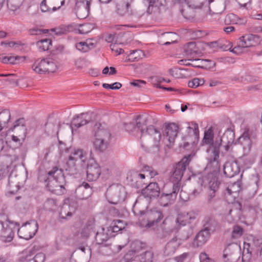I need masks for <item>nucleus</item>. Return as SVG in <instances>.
<instances>
[{
    "label": "nucleus",
    "mask_w": 262,
    "mask_h": 262,
    "mask_svg": "<svg viewBox=\"0 0 262 262\" xmlns=\"http://www.w3.org/2000/svg\"><path fill=\"white\" fill-rule=\"evenodd\" d=\"M150 116L147 114H142L136 117L135 123L138 133L141 134L140 144L141 147L148 149L154 153H158L160 149V140L161 134L160 132L154 125L146 126Z\"/></svg>",
    "instance_id": "1"
},
{
    "label": "nucleus",
    "mask_w": 262,
    "mask_h": 262,
    "mask_svg": "<svg viewBox=\"0 0 262 262\" xmlns=\"http://www.w3.org/2000/svg\"><path fill=\"white\" fill-rule=\"evenodd\" d=\"M228 135L230 136V139L227 140V143L229 144L233 141L234 133L229 128L224 133L219 141H215V142H213V134L211 129H209L204 133L202 142L205 144L210 145L209 150L211 151V157L213 158L210 163L215 167L214 171L220 170V166L219 158L221 142L224 141L226 138H227Z\"/></svg>",
    "instance_id": "2"
},
{
    "label": "nucleus",
    "mask_w": 262,
    "mask_h": 262,
    "mask_svg": "<svg viewBox=\"0 0 262 262\" xmlns=\"http://www.w3.org/2000/svg\"><path fill=\"white\" fill-rule=\"evenodd\" d=\"M48 177L45 180L47 182L46 186L49 191L57 194H64L66 190L64 186L66 184L63 170L57 166L53 167L47 173Z\"/></svg>",
    "instance_id": "3"
},
{
    "label": "nucleus",
    "mask_w": 262,
    "mask_h": 262,
    "mask_svg": "<svg viewBox=\"0 0 262 262\" xmlns=\"http://www.w3.org/2000/svg\"><path fill=\"white\" fill-rule=\"evenodd\" d=\"M86 154L81 149H74L68 158L65 167L68 174L76 178L80 175L86 160Z\"/></svg>",
    "instance_id": "4"
},
{
    "label": "nucleus",
    "mask_w": 262,
    "mask_h": 262,
    "mask_svg": "<svg viewBox=\"0 0 262 262\" xmlns=\"http://www.w3.org/2000/svg\"><path fill=\"white\" fill-rule=\"evenodd\" d=\"M139 223L140 226L147 229L154 227L163 219V214L161 211H140Z\"/></svg>",
    "instance_id": "5"
},
{
    "label": "nucleus",
    "mask_w": 262,
    "mask_h": 262,
    "mask_svg": "<svg viewBox=\"0 0 262 262\" xmlns=\"http://www.w3.org/2000/svg\"><path fill=\"white\" fill-rule=\"evenodd\" d=\"M211 174L203 176L200 178L198 183L201 186H206L209 185V191L207 196V202L210 207H214L219 201L217 197L215 195L216 191L218 190L219 183L215 180V179H212L209 180Z\"/></svg>",
    "instance_id": "6"
},
{
    "label": "nucleus",
    "mask_w": 262,
    "mask_h": 262,
    "mask_svg": "<svg viewBox=\"0 0 262 262\" xmlns=\"http://www.w3.org/2000/svg\"><path fill=\"white\" fill-rule=\"evenodd\" d=\"M15 231H17V234L19 238L29 240L32 238L36 233L38 225L35 220H31L24 223L19 227V224L17 222H14Z\"/></svg>",
    "instance_id": "7"
},
{
    "label": "nucleus",
    "mask_w": 262,
    "mask_h": 262,
    "mask_svg": "<svg viewBox=\"0 0 262 262\" xmlns=\"http://www.w3.org/2000/svg\"><path fill=\"white\" fill-rule=\"evenodd\" d=\"M262 41L261 37L257 34H247L239 38L237 45L234 47L232 52L239 53L243 48H251L259 45Z\"/></svg>",
    "instance_id": "8"
},
{
    "label": "nucleus",
    "mask_w": 262,
    "mask_h": 262,
    "mask_svg": "<svg viewBox=\"0 0 262 262\" xmlns=\"http://www.w3.org/2000/svg\"><path fill=\"white\" fill-rule=\"evenodd\" d=\"M189 156L188 157H184L181 161L173 166L171 171V174L170 178L171 183H170L168 185H170V186H175L177 184L179 189H180L181 180L183 176L184 172L186 170V166L189 165Z\"/></svg>",
    "instance_id": "9"
},
{
    "label": "nucleus",
    "mask_w": 262,
    "mask_h": 262,
    "mask_svg": "<svg viewBox=\"0 0 262 262\" xmlns=\"http://www.w3.org/2000/svg\"><path fill=\"white\" fill-rule=\"evenodd\" d=\"M32 68L36 73L42 74L53 73L57 69L54 60L50 58L38 59L32 66Z\"/></svg>",
    "instance_id": "10"
},
{
    "label": "nucleus",
    "mask_w": 262,
    "mask_h": 262,
    "mask_svg": "<svg viewBox=\"0 0 262 262\" xmlns=\"http://www.w3.org/2000/svg\"><path fill=\"white\" fill-rule=\"evenodd\" d=\"M205 222L204 228L201 230L194 238L192 243L194 247H199L204 245L210 237V231L214 230L213 225L214 221L213 220L207 218L205 220Z\"/></svg>",
    "instance_id": "11"
},
{
    "label": "nucleus",
    "mask_w": 262,
    "mask_h": 262,
    "mask_svg": "<svg viewBox=\"0 0 262 262\" xmlns=\"http://www.w3.org/2000/svg\"><path fill=\"white\" fill-rule=\"evenodd\" d=\"M14 222L6 220H0V239L4 242H11L14 236Z\"/></svg>",
    "instance_id": "12"
},
{
    "label": "nucleus",
    "mask_w": 262,
    "mask_h": 262,
    "mask_svg": "<svg viewBox=\"0 0 262 262\" xmlns=\"http://www.w3.org/2000/svg\"><path fill=\"white\" fill-rule=\"evenodd\" d=\"M124 189L121 185H112L107 190L106 195L108 201L112 204H117L124 200Z\"/></svg>",
    "instance_id": "13"
},
{
    "label": "nucleus",
    "mask_w": 262,
    "mask_h": 262,
    "mask_svg": "<svg viewBox=\"0 0 262 262\" xmlns=\"http://www.w3.org/2000/svg\"><path fill=\"white\" fill-rule=\"evenodd\" d=\"M101 173L99 165L93 159L89 160L86 167V179L89 181L97 180Z\"/></svg>",
    "instance_id": "14"
},
{
    "label": "nucleus",
    "mask_w": 262,
    "mask_h": 262,
    "mask_svg": "<svg viewBox=\"0 0 262 262\" xmlns=\"http://www.w3.org/2000/svg\"><path fill=\"white\" fill-rule=\"evenodd\" d=\"M178 126L174 123H168L165 125L163 136L164 139L166 140L169 143V144H167L168 147H170L171 144L174 142L175 138L178 135Z\"/></svg>",
    "instance_id": "15"
},
{
    "label": "nucleus",
    "mask_w": 262,
    "mask_h": 262,
    "mask_svg": "<svg viewBox=\"0 0 262 262\" xmlns=\"http://www.w3.org/2000/svg\"><path fill=\"white\" fill-rule=\"evenodd\" d=\"M196 216L197 214L194 211L181 212L178 214L175 221L176 226L178 229L180 226H185L191 223L192 221L196 219Z\"/></svg>",
    "instance_id": "16"
},
{
    "label": "nucleus",
    "mask_w": 262,
    "mask_h": 262,
    "mask_svg": "<svg viewBox=\"0 0 262 262\" xmlns=\"http://www.w3.org/2000/svg\"><path fill=\"white\" fill-rule=\"evenodd\" d=\"M175 186H171L172 190L167 193H163L159 199V203L161 206L165 207L172 202L176 199L177 195L179 191V187L177 184Z\"/></svg>",
    "instance_id": "17"
},
{
    "label": "nucleus",
    "mask_w": 262,
    "mask_h": 262,
    "mask_svg": "<svg viewBox=\"0 0 262 262\" xmlns=\"http://www.w3.org/2000/svg\"><path fill=\"white\" fill-rule=\"evenodd\" d=\"M127 179L131 186L136 188H142L146 184L145 174L139 173L138 171L131 172L128 175Z\"/></svg>",
    "instance_id": "18"
},
{
    "label": "nucleus",
    "mask_w": 262,
    "mask_h": 262,
    "mask_svg": "<svg viewBox=\"0 0 262 262\" xmlns=\"http://www.w3.org/2000/svg\"><path fill=\"white\" fill-rule=\"evenodd\" d=\"M255 138V136L248 128H245L244 133L238 139V142L243 145L245 150H250L252 144Z\"/></svg>",
    "instance_id": "19"
},
{
    "label": "nucleus",
    "mask_w": 262,
    "mask_h": 262,
    "mask_svg": "<svg viewBox=\"0 0 262 262\" xmlns=\"http://www.w3.org/2000/svg\"><path fill=\"white\" fill-rule=\"evenodd\" d=\"M160 193V188L157 183H150L142 190L143 195L150 199L159 196Z\"/></svg>",
    "instance_id": "20"
},
{
    "label": "nucleus",
    "mask_w": 262,
    "mask_h": 262,
    "mask_svg": "<svg viewBox=\"0 0 262 262\" xmlns=\"http://www.w3.org/2000/svg\"><path fill=\"white\" fill-rule=\"evenodd\" d=\"M133 0H119L116 4V11L121 16L130 15L132 11L130 8V3Z\"/></svg>",
    "instance_id": "21"
},
{
    "label": "nucleus",
    "mask_w": 262,
    "mask_h": 262,
    "mask_svg": "<svg viewBox=\"0 0 262 262\" xmlns=\"http://www.w3.org/2000/svg\"><path fill=\"white\" fill-rule=\"evenodd\" d=\"M239 165L236 161L227 162L224 165V174L226 177L232 178L238 174Z\"/></svg>",
    "instance_id": "22"
},
{
    "label": "nucleus",
    "mask_w": 262,
    "mask_h": 262,
    "mask_svg": "<svg viewBox=\"0 0 262 262\" xmlns=\"http://www.w3.org/2000/svg\"><path fill=\"white\" fill-rule=\"evenodd\" d=\"M95 138L101 139L103 141L110 142L111 140V134L106 129L101 127L100 123H96L95 125Z\"/></svg>",
    "instance_id": "23"
},
{
    "label": "nucleus",
    "mask_w": 262,
    "mask_h": 262,
    "mask_svg": "<svg viewBox=\"0 0 262 262\" xmlns=\"http://www.w3.org/2000/svg\"><path fill=\"white\" fill-rule=\"evenodd\" d=\"M181 239H178L177 236H175L169 241L164 248V254L169 256L174 254L181 244Z\"/></svg>",
    "instance_id": "24"
},
{
    "label": "nucleus",
    "mask_w": 262,
    "mask_h": 262,
    "mask_svg": "<svg viewBox=\"0 0 262 262\" xmlns=\"http://www.w3.org/2000/svg\"><path fill=\"white\" fill-rule=\"evenodd\" d=\"M113 237L108 228H101L98 230L95 235V241L97 244L101 245L106 242L110 238Z\"/></svg>",
    "instance_id": "25"
},
{
    "label": "nucleus",
    "mask_w": 262,
    "mask_h": 262,
    "mask_svg": "<svg viewBox=\"0 0 262 262\" xmlns=\"http://www.w3.org/2000/svg\"><path fill=\"white\" fill-rule=\"evenodd\" d=\"M75 210V207L65 202L60 208V210L59 213V221L60 222H62L63 220H66L67 219V216H72L73 213Z\"/></svg>",
    "instance_id": "26"
},
{
    "label": "nucleus",
    "mask_w": 262,
    "mask_h": 262,
    "mask_svg": "<svg viewBox=\"0 0 262 262\" xmlns=\"http://www.w3.org/2000/svg\"><path fill=\"white\" fill-rule=\"evenodd\" d=\"M91 117L88 113H82L75 117L72 121V125L77 128H79L90 122Z\"/></svg>",
    "instance_id": "27"
},
{
    "label": "nucleus",
    "mask_w": 262,
    "mask_h": 262,
    "mask_svg": "<svg viewBox=\"0 0 262 262\" xmlns=\"http://www.w3.org/2000/svg\"><path fill=\"white\" fill-rule=\"evenodd\" d=\"M45 259V254L43 253H38L34 256L30 253L21 257V262H44Z\"/></svg>",
    "instance_id": "28"
},
{
    "label": "nucleus",
    "mask_w": 262,
    "mask_h": 262,
    "mask_svg": "<svg viewBox=\"0 0 262 262\" xmlns=\"http://www.w3.org/2000/svg\"><path fill=\"white\" fill-rule=\"evenodd\" d=\"M10 118L11 114L9 110L5 109L0 112V131L8 127Z\"/></svg>",
    "instance_id": "29"
},
{
    "label": "nucleus",
    "mask_w": 262,
    "mask_h": 262,
    "mask_svg": "<svg viewBox=\"0 0 262 262\" xmlns=\"http://www.w3.org/2000/svg\"><path fill=\"white\" fill-rule=\"evenodd\" d=\"M186 131L189 136L193 137L195 140L198 141L199 139V129L196 123L193 122L188 123Z\"/></svg>",
    "instance_id": "30"
},
{
    "label": "nucleus",
    "mask_w": 262,
    "mask_h": 262,
    "mask_svg": "<svg viewBox=\"0 0 262 262\" xmlns=\"http://www.w3.org/2000/svg\"><path fill=\"white\" fill-rule=\"evenodd\" d=\"M113 226H111L108 227V229L110 230V232H111V234L113 237L115 236V233H117L119 231H121L124 229L125 224L123 221L118 220H114L113 223Z\"/></svg>",
    "instance_id": "31"
},
{
    "label": "nucleus",
    "mask_w": 262,
    "mask_h": 262,
    "mask_svg": "<svg viewBox=\"0 0 262 262\" xmlns=\"http://www.w3.org/2000/svg\"><path fill=\"white\" fill-rule=\"evenodd\" d=\"M110 143V142L103 141L101 139L95 138L93 141V146L96 151L102 152L108 148Z\"/></svg>",
    "instance_id": "32"
},
{
    "label": "nucleus",
    "mask_w": 262,
    "mask_h": 262,
    "mask_svg": "<svg viewBox=\"0 0 262 262\" xmlns=\"http://www.w3.org/2000/svg\"><path fill=\"white\" fill-rule=\"evenodd\" d=\"M242 258L243 262L251 261L252 259V254L250 250L249 244L244 243Z\"/></svg>",
    "instance_id": "33"
},
{
    "label": "nucleus",
    "mask_w": 262,
    "mask_h": 262,
    "mask_svg": "<svg viewBox=\"0 0 262 262\" xmlns=\"http://www.w3.org/2000/svg\"><path fill=\"white\" fill-rule=\"evenodd\" d=\"M84 189L86 190V193L82 195V199H86L92 194V188L88 183L83 182L78 187L77 190L78 191H83Z\"/></svg>",
    "instance_id": "34"
},
{
    "label": "nucleus",
    "mask_w": 262,
    "mask_h": 262,
    "mask_svg": "<svg viewBox=\"0 0 262 262\" xmlns=\"http://www.w3.org/2000/svg\"><path fill=\"white\" fill-rule=\"evenodd\" d=\"M94 228V225L93 223L89 222L82 229L81 234V236L88 238L90 235L91 233L93 231Z\"/></svg>",
    "instance_id": "35"
},
{
    "label": "nucleus",
    "mask_w": 262,
    "mask_h": 262,
    "mask_svg": "<svg viewBox=\"0 0 262 262\" xmlns=\"http://www.w3.org/2000/svg\"><path fill=\"white\" fill-rule=\"evenodd\" d=\"M38 48L42 51L49 50L50 47L52 46V41L50 39H43L37 42Z\"/></svg>",
    "instance_id": "36"
},
{
    "label": "nucleus",
    "mask_w": 262,
    "mask_h": 262,
    "mask_svg": "<svg viewBox=\"0 0 262 262\" xmlns=\"http://www.w3.org/2000/svg\"><path fill=\"white\" fill-rule=\"evenodd\" d=\"M24 1V0H7L8 8L11 11H16L20 7Z\"/></svg>",
    "instance_id": "37"
},
{
    "label": "nucleus",
    "mask_w": 262,
    "mask_h": 262,
    "mask_svg": "<svg viewBox=\"0 0 262 262\" xmlns=\"http://www.w3.org/2000/svg\"><path fill=\"white\" fill-rule=\"evenodd\" d=\"M57 205L56 200L53 199H48L44 203L43 208L48 211H54Z\"/></svg>",
    "instance_id": "38"
},
{
    "label": "nucleus",
    "mask_w": 262,
    "mask_h": 262,
    "mask_svg": "<svg viewBox=\"0 0 262 262\" xmlns=\"http://www.w3.org/2000/svg\"><path fill=\"white\" fill-rule=\"evenodd\" d=\"M65 0H48V3L52 7V11L59 10L64 4Z\"/></svg>",
    "instance_id": "39"
},
{
    "label": "nucleus",
    "mask_w": 262,
    "mask_h": 262,
    "mask_svg": "<svg viewBox=\"0 0 262 262\" xmlns=\"http://www.w3.org/2000/svg\"><path fill=\"white\" fill-rule=\"evenodd\" d=\"M178 227L174 226L169 229H163L161 233L159 234L158 236L162 239H166L170 236L171 233L173 232L178 231Z\"/></svg>",
    "instance_id": "40"
},
{
    "label": "nucleus",
    "mask_w": 262,
    "mask_h": 262,
    "mask_svg": "<svg viewBox=\"0 0 262 262\" xmlns=\"http://www.w3.org/2000/svg\"><path fill=\"white\" fill-rule=\"evenodd\" d=\"M141 55H143V51L141 50H135L130 51V53L128 55V60L132 61L138 60L140 58Z\"/></svg>",
    "instance_id": "41"
},
{
    "label": "nucleus",
    "mask_w": 262,
    "mask_h": 262,
    "mask_svg": "<svg viewBox=\"0 0 262 262\" xmlns=\"http://www.w3.org/2000/svg\"><path fill=\"white\" fill-rule=\"evenodd\" d=\"M243 233L244 229L242 227L235 225L233 227L231 237L233 238H238L242 236Z\"/></svg>",
    "instance_id": "42"
},
{
    "label": "nucleus",
    "mask_w": 262,
    "mask_h": 262,
    "mask_svg": "<svg viewBox=\"0 0 262 262\" xmlns=\"http://www.w3.org/2000/svg\"><path fill=\"white\" fill-rule=\"evenodd\" d=\"M93 29V25L91 24L87 23L80 25L78 31L79 34H86L91 32Z\"/></svg>",
    "instance_id": "43"
},
{
    "label": "nucleus",
    "mask_w": 262,
    "mask_h": 262,
    "mask_svg": "<svg viewBox=\"0 0 262 262\" xmlns=\"http://www.w3.org/2000/svg\"><path fill=\"white\" fill-rule=\"evenodd\" d=\"M204 83L203 79L194 78L188 82V86L191 88H196Z\"/></svg>",
    "instance_id": "44"
},
{
    "label": "nucleus",
    "mask_w": 262,
    "mask_h": 262,
    "mask_svg": "<svg viewBox=\"0 0 262 262\" xmlns=\"http://www.w3.org/2000/svg\"><path fill=\"white\" fill-rule=\"evenodd\" d=\"M124 127L126 131L132 133L133 135H137L138 132L134 122L124 123Z\"/></svg>",
    "instance_id": "45"
},
{
    "label": "nucleus",
    "mask_w": 262,
    "mask_h": 262,
    "mask_svg": "<svg viewBox=\"0 0 262 262\" xmlns=\"http://www.w3.org/2000/svg\"><path fill=\"white\" fill-rule=\"evenodd\" d=\"M19 129L23 130L24 132V137H25L26 128L24 125V119L23 118H20L16 120L13 125V127L11 128V129L13 131L14 129L16 127L19 126Z\"/></svg>",
    "instance_id": "46"
},
{
    "label": "nucleus",
    "mask_w": 262,
    "mask_h": 262,
    "mask_svg": "<svg viewBox=\"0 0 262 262\" xmlns=\"http://www.w3.org/2000/svg\"><path fill=\"white\" fill-rule=\"evenodd\" d=\"M8 149L7 142L0 135V154H6Z\"/></svg>",
    "instance_id": "47"
},
{
    "label": "nucleus",
    "mask_w": 262,
    "mask_h": 262,
    "mask_svg": "<svg viewBox=\"0 0 262 262\" xmlns=\"http://www.w3.org/2000/svg\"><path fill=\"white\" fill-rule=\"evenodd\" d=\"M29 34L31 35H40L42 33H47L49 30L47 29H40L37 28H32L29 30Z\"/></svg>",
    "instance_id": "48"
},
{
    "label": "nucleus",
    "mask_w": 262,
    "mask_h": 262,
    "mask_svg": "<svg viewBox=\"0 0 262 262\" xmlns=\"http://www.w3.org/2000/svg\"><path fill=\"white\" fill-rule=\"evenodd\" d=\"M154 254L151 251H146L142 256L141 262H152Z\"/></svg>",
    "instance_id": "49"
},
{
    "label": "nucleus",
    "mask_w": 262,
    "mask_h": 262,
    "mask_svg": "<svg viewBox=\"0 0 262 262\" xmlns=\"http://www.w3.org/2000/svg\"><path fill=\"white\" fill-rule=\"evenodd\" d=\"M76 48L77 50L83 52H86L89 49L88 45L85 42H79L76 43Z\"/></svg>",
    "instance_id": "50"
},
{
    "label": "nucleus",
    "mask_w": 262,
    "mask_h": 262,
    "mask_svg": "<svg viewBox=\"0 0 262 262\" xmlns=\"http://www.w3.org/2000/svg\"><path fill=\"white\" fill-rule=\"evenodd\" d=\"M71 28V26H63L60 27L59 28L55 29L54 32L57 35H61L67 33L69 31V29Z\"/></svg>",
    "instance_id": "51"
},
{
    "label": "nucleus",
    "mask_w": 262,
    "mask_h": 262,
    "mask_svg": "<svg viewBox=\"0 0 262 262\" xmlns=\"http://www.w3.org/2000/svg\"><path fill=\"white\" fill-rule=\"evenodd\" d=\"M103 88L105 89H111L112 90H119L122 86V84L120 82H115L112 84L108 83H103L102 84Z\"/></svg>",
    "instance_id": "52"
},
{
    "label": "nucleus",
    "mask_w": 262,
    "mask_h": 262,
    "mask_svg": "<svg viewBox=\"0 0 262 262\" xmlns=\"http://www.w3.org/2000/svg\"><path fill=\"white\" fill-rule=\"evenodd\" d=\"M237 16L234 14L231 13L228 14L225 19L226 23L235 24L236 23Z\"/></svg>",
    "instance_id": "53"
},
{
    "label": "nucleus",
    "mask_w": 262,
    "mask_h": 262,
    "mask_svg": "<svg viewBox=\"0 0 262 262\" xmlns=\"http://www.w3.org/2000/svg\"><path fill=\"white\" fill-rule=\"evenodd\" d=\"M40 9L42 12H53L52 11V7L49 4H47V0H43L40 4Z\"/></svg>",
    "instance_id": "54"
},
{
    "label": "nucleus",
    "mask_w": 262,
    "mask_h": 262,
    "mask_svg": "<svg viewBox=\"0 0 262 262\" xmlns=\"http://www.w3.org/2000/svg\"><path fill=\"white\" fill-rule=\"evenodd\" d=\"M24 57H20L18 56H9V63L12 64H15L19 63L20 61H24Z\"/></svg>",
    "instance_id": "55"
},
{
    "label": "nucleus",
    "mask_w": 262,
    "mask_h": 262,
    "mask_svg": "<svg viewBox=\"0 0 262 262\" xmlns=\"http://www.w3.org/2000/svg\"><path fill=\"white\" fill-rule=\"evenodd\" d=\"M110 48L112 51L115 52L117 53V55H120L124 52L123 49L118 48V45L116 42L111 44Z\"/></svg>",
    "instance_id": "56"
},
{
    "label": "nucleus",
    "mask_w": 262,
    "mask_h": 262,
    "mask_svg": "<svg viewBox=\"0 0 262 262\" xmlns=\"http://www.w3.org/2000/svg\"><path fill=\"white\" fill-rule=\"evenodd\" d=\"M147 2L149 4L148 7L147 9V12L150 14H151L154 10H153L154 8H156L157 6H154V4L156 3V0H146Z\"/></svg>",
    "instance_id": "57"
},
{
    "label": "nucleus",
    "mask_w": 262,
    "mask_h": 262,
    "mask_svg": "<svg viewBox=\"0 0 262 262\" xmlns=\"http://www.w3.org/2000/svg\"><path fill=\"white\" fill-rule=\"evenodd\" d=\"M146 84V82L143 80L136 79L130 82V84L134 86L141 88Z\"/></svg>",
    "instance_id": "58"
},
{
    "label": "nucleus",
    "mask_w": 262,
    "mask_h": 262,
    "mask_svg": "<svg viewBox=\"0 0 262 262\" xmlns=\"http://www.w3.org/2000/svg\"><path fill=\"white\" fill-rule=\"evenodd\" d=\"M195 47V43L193 42H190L187 43V49H185L186 52L189 53H191L192 52H195L194 49Z\"/></svg>",
    "instance_id": "59"
},
{
    "label": "nucleus",
    "mask_w": 262,
    "mask_h": 262,
    "mask_svg": "<svg viewBox=\"0 0 262 262\" xmlns=\"http://www.w3.org/2000/svg\"><path fill=\"white\" fill-rule=\"evenodd\" d=\"M200 262H212L211 259L205 253H201L200 255Z\"/></svg>",
    "instance_id": "60"
},
{
    "label": "nucleus",
    "mask_w": 262,
    "mask_h": 262,
    "mask_svg": "<svg viewBox=\"0 0 262 262\" xmlns=\"http://www.w3.org/2000/svg\"><path fill=\"white\" fill-rule=\"evenodd\" d=\"M232 80L238 83H242L245 80V79L243 76L236 75L232 78Z\"/></svg>",
    "instance_id": "61"
},
{
    "label": "nucleus",
    "mask_w": 262,
    "mask_h": 262,
    "mask_svg": "<svg viewBox=\"0 0 262 262\" xmlns=\"http://www.w3.org/2000/svg\"><path fill=\"white\" fill-rule=\"evenodd\" d=\"M187 254L183 253V254L176 257V262H183L184 259L186 258Z\"/></svg>",
    "instance_id": "62"
},
{
    "label": "nucleus",
    "mask_w": 262,
    "mask_h": 262,
    "mask_svg": "<svg viewBox=\"0 0 262 262\" xmlns=\"http://www.w3.org/2000/svg\"><path fill=\"white\" fill-rule=\"evenodd\" d=\"M8 174V170L6 169H0V180L3 178L7 176Z\"/></svg>",
    "instance_id": "63"
},
{
    "label": "nucleus",
    "mask_w": 262,
    "mask_h": 262,
    "mask_svg": "<svg viewBox=\"0 0 262 262\" xmlns=\"http://www.w3.org/2000/svg\"><path fill=\"white\" fill-rule=\"evenodd\" d=\"M9 56H0V61L3 63H9Z\"/></svg>",
    "instance_id": "64"
}]
</instances>
